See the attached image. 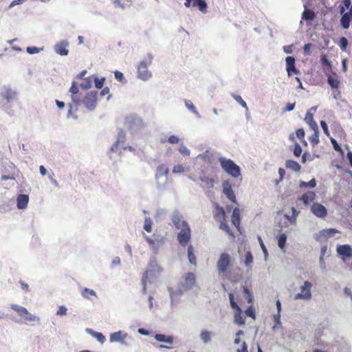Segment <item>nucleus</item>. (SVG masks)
<instances>
[{"label": "nucleus", "mask_w": 352, "mask_h": 352, "mask_svg": "<svg viewBox=\"0 0 352 352\" xmlns=\"http://www.w3.org/2000/svg\"><path fill=\"white\" fill-rule=\"evenodd\" d=\"M18 93L16 90L10 85H4L0 91V107H4L6 104L16 100Z\"/></svg>", "instance_id": "obj_1"}, {"label": "nucleus", "mask_w": 352, "mask_h": 352, "mask_svg": "<svg viewBox=\"0 0 352 352\" xmlns=\"http://www.w3.org/2000/svg\"><path fill=\"white\" fill-rule=\"evenodd\" d=\"M153 58L152 54L148 53L146 58L140 62L137 67L138 78L146 81L152 76L151 72L148 70V67L152 63Z\"/></svg>", "instance_id": "obj_2"}, {"label": "nucleus", "mask_w": 352, "mask_h": 352, "mask_svg": "<svg viewBox=\"0 0 352 352\" xmlns=\"http://www.w3.org/2000/svg\"><path fill=\"white\" fill-rule=\"evenodd\" d=\"M219 161L222 169L232 177L236 178L241 175L240 167L232 160L221 157Z\"/></svg>", "instance_id": "obj_3"}, {"label": "nucleus", "mask_w": 352, "mask_h": 352, "mask_svg": "<svg viewBox=\"0 0 352 352\" xmlns=\"http://www.w3.org/2000/svg\"><path fill=\"white\" fill-rule=\"evenodd\" d=\"M125 125L132 133L139 131L144 126L142 119L135 115L132 114L125 118Z\"/></svg>", "instance_id": "obj_4"}, {"label": "nucleus", "mask_w": 352, "mask_h": 352, "mask_svg": "<svg viewBox=\"0 0 352 352\" xmlns=\"http://www.w3.org/2000/svg\"><path fill=\"white\" fill-rule=\"evenodd\" d=\"M232 266L230 255L226 252L221 254L217 262V268L219 273L225 274Z\"/></svg>", "instance_id": "obj_5"}, {"label": "nucleus", "mask_w": 352, "mask_h": 352, "mask_svg": "<svg viewBox=\"0 0 352 352\" xmlns=\"http://www.w3.org/2000/svg\"><path fill=\"white\" fill-rule=\"evenodd\" d=\"M98 91H91L86 94L82 103L89 111H94L97 107Z\"/></svg>", "instance_id": "obj_6"}, {"label": "nucleus", "mask_w": 352, "mask_h": 352, "mask_svg": "<svg viewBox=\"0 0 352 352\" xmlns=\"http://www.w3.org/2000/svg\"><path fill=\"white\" fill-rule=\"evenodd\" d=\"M170 219L177 230L189 227L188 222L183 219V215L177 209L173 210L170 215Z\"/></svg>", "instance_id": "obj_7"}, {"label": "nucleus", "mask_w": 352, "mask_h": 352, "mask_svg": "<svg viewBox=\"0 0 352 352\" xmlns=\"http://www.w3.org/2000/svg\"><path fill=\"white\" fill-rule=\"evenodd\" d=\"M163 268L158 265L157 261L155 258L151 259L148 263V269L144 273L142 277L147 279L153 278L156 274H159L162 272Z\"/></svg>", "instance_id": "obj_8"}, {"label": "nucleus", "mask_w": 352, "mask_h": 352, "mask_svg": "<svg viewBox=\"0 0 352 352\" xmlns=\"http://www.w3.org/2000/svg\"><path fill=\"white\" fill-rule=\"evenodd\" d=\"M10 307L16 311L20 316L23 317L26 322H38L40 320L38 317L30 313L24 307L16 304H11Z\"/></svg>", "instance_id": "obj_9"}, {"label": "nucleus", "mask_w": 352, "mask_h": 352, "mask_svg": "<svg viewBox=\"0 0 352 352\" xmlns=\"http://www.w3.org/2000/svg\"><path fill=\"white\" fill-rule=\"evenodd\" d=\"M312 287V284L306 280L304 282L303 285L300 287V292L298 293L295 295L294 299H304L309 300L311 297V288Z\"/></svg>", "instance_id": "obj_10"}, {"label": "nucleus", "mask_w": 352, "mask_h": 352, "mask_svg": "<svg viewBox=\"0 0 352 352\" xmlns=\"http://www.w3.org/2000/svg\"><path fill=\"white\" fill-rule=\"evenodd\" d=\"M191 237V229L189 227L181 229L180 232L177 234V240L179 243L185 247L190 241Z\"/></svg>", "instance_id": "obj_11"}, {"label": "nucleus", "mask_w": 352, "mask_h": 352, "mask_svg": "<svg viewBox=\"0 0 352 352\" xmlns=\"http://www.w3.org/2000/svg\"><path fill=\"white\" fill-rule=\"evenodd\" d=\"M336 251L344 262L346 261V258L352 256V248L348 244L338 245Z\"/></svg>", "instance_id": "obj_12"}, {"label": "nucleus", "mask_w": 352, "mask_h": 352, "mask_svg": "<svg viewBox=\"0 0 352 352\" xmlns=\"http://www.w3.org/2000/svg\"><path fill=\"white\" fill-rule=\"evenodd\" d=\"M311 212L318 218L323 219L327 214V208L318 202H314L311 207Z\"/></svg>", "instance_id": "obj_13"}, {"label": "nucleus", "mask_w": 352, "mask_h": 352, "mask_svg": "<svg viewBox=\"0 0 352 352\" xmlns=\"http://www.w3.org/2000/svg\"><path fill=\"white\" fill-rule=\"evenodd\" d=\"M69 43L67 40H62L58 42L54 47L55 52L60 56H67Z\"/></svg>", "instance_id": "obj_14"}, {"label": "nucleus", "mask_w": 352, "mask_h": 352, "mask_svg": "<svg viewBox=\"0 0 352 352\" xmlns=\"http://www.w3.org/2000/svg\"><path fill=\"white\" fill-rule=\"evenodd\" d=\"M184 6L186 8H190L191 6L197 7L201 12H206L208 8L206 0H185Z\"/></svg>", "instance_id": "obj_15"}, {"label": "nucleus", "mask_w": 352, "mask_h": 352, "mask_svg": "<svg viewBox=\"0 0 352 352\" xmlns=\"http://www.w3.org/2000/svg\"><path fill=\"white\" fill-rule=\"evenodd\" d=\"M296 59L294 56H287L285 58L286 71L288 76L298 74L300 71L295 66Z\"/></svg>", "instance_id": "obj_16"}, {"label": "nucleus", "mask_w": 352, "mask_h": 352, "mask_svg": "<svg viewBox=\"0 0 352 352\" xmlns=\"http://www.w3.org/2000/svg\"><path fill=\"white\" fill-rule=\"evenodd\" d=\"M223 192L226 197L232 203L236 204V196L232 190V186L229 182L224 181L222 184Z\"/></svg>", "instance_id": "obj_17"}, {"label": "nucleus", "mask_w": 352, "mask_h": 352, "mask_svg": "<svg viewBox=\"0 0 352 352\" xmlns=\"http://www.w3.org/2000/svg\"><path fill=\"white\" fill-rule=\"evenodd\" d=\"M195 274L192 272H188L185 276L184 282H181L180 283L184 289L190 290L195 285Z\"/></svg>", "instance_id": "obj_18"}, {"label": "nucleus", "mask_w": 352, "mask_h": 352, "mask_svg": "<svg viewBox=\"0 0 352 352\" xmlns=\"http://www.w3.org/2000/svg\"><path fill=\"white\" fill-rule=\"evenodd\" d=\"M123 338H129L131 340V338L128 335L127 333L123 331H118L113 333H111L109 336V342L111 343L113 342H120L122 341Z\"/></svg>", "instance_id": "obj_19"}, {"label": "nucleus", "mask_w": 352, "mask_h": 352, "mask_svg": "<svg viewBox=\"0 0 352 352\" xmlns=\"http://www.w3.org/2000/svg\"><path fill=\"white\" fill-rule=\"evenodd\" d=\"M126 140V133L120 129L118 133V138L116 142L111 146L110 150L112 152H118L119 150V146L120 144H123Z\"/></svg>", "instance_id": "obj_20"}, {"label": "nucleus", "mask_w": 352, "mask_h": 352, "mask_svg": "<svg viewBox=\"0 0 352 352\" xmlns=\"http://www.w3.org/2000/svg\"><path fill=\"white\" fill-rule=\"evenodd\" d=\"M29 196L25 194H20L16 198V206L19 210H24L28 207Z\"/></svg>", "instance_id": "obj_21"}, {"label": "nucleus", "mask_w": 352, "mask_h": 352, "mask_svg": "<svg viewBox=\"0 0 352 352\" xmlns=\"http://www.w3.org/2000/svg\"><path fill=\"white\" fill-rule=\"evenodd\" d=\"M156 180V188L160 191H164L166 189L168 177H155Z\"/></svg>", "instance_id": "obj_22"}, {"label": "nucleus", "mask_w": 352, "mask_h": 352, "mask_svg": "<svg viewBox=\"0 0 352 352\" xmlns=\"http://www.w3.org/2000/svg\"><path fill=\"white\" fill-rule=\"evenodd\" d=\"M155 339L160 342L166 343L168 344H173V336H166L162 333H156L154 336Z\"/></svg>", "instance_id": "obj_23"}, {"label": "nucleus", "mask_w": 352, "mask_h": 352, "mask_svg": "<svg viewBox=\"0 0 352 352\" xmlns=\"http://www.w3.org/2000/svg\"><path fill=\"white\" fill-rule=\"evenodd\" d=\"M86 332L93 338H96L100 344H104L106 341L105 336L100 332L95 331L91 329L87 328Z\"/></svg>", "instance_id": "obj_24"}, {"label": "nucleus", "mask_w": 352, "mask_h": 352, "mask_svg": "<svg viewBox=\"0 0 352 352\" xmlns=\"http://www.w3.org/2000/svg\"><path fill=\"white\" fill-rule=\"evenodd\" d=\"M169 168L164 164L159 165L155 171V177L168 176Z\"/></svg>", "instance_id": "obj_25"}, {"label": "nucleus", "mask_w": 352, "mask_h": 352, "mask_svg": "<svg viewBox=\"0 0 352 352\" xmlns=\"http://www.w3.org/2000/svg\"><path fill=\"white\" fill-rule=\"evenodd\" d=\"M185 291H187V289H184L182 286L181 283L179 284L178 287L176 289H174L172 287H168V292L169 293L170 298H173V296H182V295H183Z\"/></svg>", "instance_id": "obj_26"}, {"label": "nucleus", "mask_w": 352, "mask_h": 352, "mask_svg": "<svg viewBox=\"0 0 352 352\" xmlns=\"http://www.w3.org/2000/svg\"><path fill=\"white\" fill-rule=\"evenodd\" d=\"M285 167L295 172H298L301 169V166L296 161H294L293 160H286Z\"/></svg>", "instance_id": "obj_27"}, {"label": "nucleus", "mask_w": 352, "mask_h": 352, "mask_svg": "<svg viewBox=\"0 0 352 352\" xmlns=\"http://www.w3.org/2000/svg\"><path fill=\"white\" fill-rule=\"evenodd\" d=\"M315 197L316 193L314 192L308 191L301 196L300 199L302 201L305 205H308L310 201L315 199Z\"/></svg>", "instance_id": "obj_28"}, {"label": "nucleus", "mask_w": 352, "mask_h": 352, "mask_svg": "<svg viewBox=\"0 0 352 352\" xmlns=\"http://www.w3.org/2000/svg\"><path fill=\"white\" fill-rule=\"evenodd\" d=\"M316 17V14L311 10L305 9L302 14V19L306 21H312Z\"/></svg>", "instance_id": "obj_29"}, {"label": "nucleus", "mask_w": 352, "mask_h": 352, "mask_svg": "<svg viewBox=\"0 0 352 352\" xmlns=\"http://www.w3.org/2000/svg\"><path fill=\"white\" fill-rule=\"evenodd\" d=\"M341 14V19L340 20V25L341 27L346 30L349 28L351 21L352 20V18L349 17V16L344 14V12Z\"/></svg>", "instance_id": "obj_30"}, {"label": "nucleus", "mask_w": 352, "mask_h": 352, "mask_svg": "<svg viewBox=\"0 0 352 352\" xmlns=\"http://www.w3.org/2000/svg\"><path fill=\"white\" fill-rule=\"evenodd\" d=\"M194 252L195 251H194V248H193L192 245H190L188 247V250H187L188 259V261L191 264L196 265H197V260H196V256L195 255V252Z\"/></svg>", "instance_id": "obj_31"}, {"label": "nucleus", "mask_w": 352, "mask_h": 352, "mask_svg": "<svg viewBox=\"0 0 352 352\" xmlns=\"http://www.w3.org/2000/svg\"><path fill=\"white\" fill-rule=\"evenodd\" d=\"M232 223L236 227L239 226L240 224V212L238 208H235L233 210L232 214L231 217Z\"/></svg>", "instance_id": "obj_32"}, {"label": "nucleus", "mask_w": 352, "mask_h": 352, "mask_svg": "<svg viewBox=\"0 0 352 352\" xmlns=\"http://www.w3.org/2000/svg\"><path fill=\"white\" fill-rule=\"evenodd\" d=\"M185 106L192 113H194L197 118H201V116L195 108V105L190 100H184Z\"/></svg>", "instance_id": "obj_33"}, {"label": "nucleus", "mask_w": 352, "mask_h": 352, "mask_svg": "<svg viewBox=\"0 0 352 352\" xmlns=\"http://www.w3.org/2000/svg\"><path fill=\"white\" fill-rule=\"evenodd\" d=\"M337 232H338V231L335 228L324 229L320 232V236L324 238H329Z\"/></svg>", "instance_id": "obj_34"}, {"label": "nucleus", "mask_w": 352, "mask_h": 352, "mask_svg": "<svg viewBox=\"0 0 352 352\" xmlns=\"http://www.w3.org/2000/svg\"><path fill=\"white\" fill-rule=\"evenodd\" d=\"M236 311L234 314V322L239 325L244 324L245 320L241 315V314H242L241 309L239 308L238 309H236Z\"/></svg>", "instance_id": "obj_35"}, {"label": "nucleus", "mask_w": 352, "mask_h": 352, "mask_svg": "<svg viewBox=\"0 0 352 352\" xmlns=\"http://www.w3.org/2000/svg\"><path fill=\"white\" fill-rule=\"evenodd\" d=\"M316 186V181L314 178L311 179L310 181L306 182L304 181H300L299 184V187L301 188H315Z\"/></svg>", "instance_id": "obj_36"}, {"label": "nucleus", "mask_w": 352, "mask_h": 352, "mask_svg": "<svg viewBox=\"0 0 352 352\" xmlns=\"http://www.w3.org/2000/svg\"><path fill=\"white\" fill-rule=\"evenodd\" d=\"M287 234L285 233L280 234L278 237V246L280 250H284L287 242Z\"/></svg>", "instance_id": "obj_37"}, {"label": "nucleus", "mask_w": 352, "mask_h": 352, "mask_svg": "<svg viewBox=\"0 0 352 352\" xmlns=\"http://www.w3.org/2000/svg\"><path fill=\"white\" fill-rule=\"evenodd\" d=\"M243 292L245 298L247 300L248 303H249V304L252 303L253 300H254V298H253V296H252L250 290L248 287H243Z\"/></svg>", "instance_id": "obj_38"}, {"label": "nucleus", "mask_w": 352, "mask_h": 352, "mask_svg": "<svg viewBox=\"0 0 352 352\" xmlns=\"http://www.w3.org/2000/svg\"><path fill=\"white\" fill-rule=\"evenodd\" d=\"M351 6V0H342L341 3L339 6L340 14H343L346 9H348Z\"/></svg>", "instance_id": "obj_39"}, {"label": "nucleus", "mask_w": 352, "mask_h": 352, "mask_svg": "<svg viewBox=\"0 0 352 352\" xmlns=\"http://www.w3.org/2000/svg\"><path fill=\"white\" fill-rule=\"evenodd\" d=\"M327 82L332 89L338 88L340 82V80L336 78L329 76L327 78Z\"/></svg>", "instance_id": "obj_40"}, {"label": "nucleus", "mask_w": 352, "mask_h": 352, "mask_svg": "<svg viewBox=\"0 0 352 352\" xmlns=\"http://www.w3.org/2000/svg\"><path fill=\"white\" fill-rule=\"evenodd\" d=\"M211 333L212 332H210L208 331L204 330L202 331L200 333V338L202 340V342L204 344H207L211 339Z\"/></svg>", "instance_id": "obj_41"}, {"label": "nucleus", "mask_w": 352, "mask_h": 352, "mask_svg": "<svg viewBox=\"0 0 352 352\" xmlns=\"http://www.w3.org/2000/svg\"><path fill=\"white\" fill-rule=\"evenodd\" d=\"M166 215V210L164 208H158L155 214V218L156 221L162 220L165 218Z\"/></svg>", "instance_id": "obj_42"}, {"label": "nucleus", "mask_w": 352, "mask_h": 352, "mask_svg": "<svg viewBox=\"0 0 352 352\" xmlns=\"http://www.w3.org/2000/svg\"><path fill=\"white\" fill-rule=\"evenodd\" d=\"M329 138H330V140H331V142L332 144L333 149L336 151H338V152L340 153V154L342 155H344V152L342 150V148H341L340 145L338 143L336 140H335L334 138H333L331 137H330Z\"/></svg>", "instance_id": "obj_43"}, {"label": "nucleus", "mask_w": 352, "mask_h": 352, "mask_svg": "<svg viewBox=\"0 0 352 352\" xmlns=\"http://www.w3.org/2000/svg\"><path fill=\"white\" fill-rule=\"evenodd\" d=\"M88 294L96 296V292L94 290L85 287L82 291L81 295L85 298L89 299Z\"/></svg>", "instance_id": "obj_44"}, {"label": "nucleus", "mask_w": 352, "mask_h": 352, "mask_svg": "<svg viewBox=\"0 0 352 352\" xmlns=\"http://www.w3.org/2000/svg\"><path fill=\"white\" fill-rule=\"evenodd\" d=\"M94 78L95 87L98 89H102L104 84L105 78L102 77L101 78H98L97 76H94Z\"/></svg>", "instance_id": "obj_45"}, {"label": "nucleus", "mask_w": 352, "mask_h": 352, "mask_svg": "<svg viewBox=\"0 0 352 352\" xmlns=\"http://www.w3.org/2000/svg\"><path fill=\"white\" fill-rule=\"evenodd\" d=\"M348 45L349 42L346 38L342 36L339 38L338 45L342 51L346 50Z\"/></svg>", "instance_id": "obj_46"}, {"label": "nucleus", "mask_w": 352, "mask_h": 352, "mask_svg": "<svg viewBox=\"0 0 352 352\" xmlns=\"http://www.w3.org/2000/svg\"><path fill=\"white\" fill-rule=\"evenodd\" d=\"M309 140L313 146H315L319 143V132H314V133L309 138Z\"/></svg>", "instance_id": "obj_47"}, {"label": "nucleus", "mask_w": 352, "mask_h": 352, "mask_svg": "<svg viewBox=\"0 0 352 352\" xmlns=\"http://www.w3.org/2000/svg\"><path fill=\"white\" fill-rule=\"evenodd\" d=\"M199 179L201 182L208 185L209 188H212L214 186V180L205 176H200Z\"/></svg>", "instance_id": "obj_48"}, {"label": "nucleus", "mask_w": 352, "mask_h": 352, "mask_svg": "<svg viewBox=\"0 0 352 352\" xmlns=\"http://www.w3.org/2000/svg\"><path fill=\"white\" fill-rule=\"evenodd\" d=\"M116 8L120 7L124 9L126 6L130 5L131 0H126V3H121L120 0H111Z\"/></svg>", "instance_id": "obj_49"}, {"label": "nucleus", "mask_w": 352, "mask_h": 352, "mask_svg": "<svg viewBox=\"0 0 352 352\" xmlns=\"http://www.w3.org/2000/svg\"><path fill=\"white\" fill-rule=\"evenodd\" d=\"M152 224H153V221H152L150 217H146L145 221H144V229L147 232H151L152 230Z\"/></svg>", "instance_id": "obj_50"}, {"label": "nucleus", "mask_w": 352, "mask_h": 352, "mask_svg": "<svg viewBox=\"0 0 352 352\" xmlns=\"http://www.w3.org/2000/svg\"><path fill=\"white\" fill-rule=\"evenodd\" d=\"M232 97L242 107L245 108L246 110L248 109L246 102L243 100L241 96L232 94Z\"/></svg>", "instance_id": "obj_51"}, {"label": "nucleus", "mask_w": 352, "mask_h": 352, "mask_svg": "<svg viewBox=\"0 0 352 352\" xmlns=\"http://www.w3.org/2000/svg\"><path fill=\"white\" fill-rule=\"evenodd\" d=\"M80 87L82 89H90L92 87V81L90 79V78H85L84 82H82V83H80Z\"/></svg>", "instance_id": "obj_52"}, {"label": "nucleus", "mask_w": 352, "mask_h": 352, "mask_svg": "<svg viewBox=\"0 0 352 352\" xmlns=\"http://www.w3.org/2000/svg\"><path fill=\"white\" fill-rule=\"evenodd\" d=\"M302 150L300 145L297 142H294V148L293 150L294 155L296 157H300L302 154Z\"/></svg>", "instance_id": "obj_53"}, {"label": "nucleus", "mask_w": 352, "mask_h": 352, "mask_svg": "<svg viewBox=\"0 0 352 352\" xmlns=\"http://www.w3.org/2000/svg\"><path fill=\"white\" fill-rule=\"evenodd\" d=\"M178 150L183 155L189 156L190 154V150L184 144H180Z\"/></svg>", "instance_id": "obj_54"}, {"label": "nucleus", "mask_w": 352, "mask_h": 352, "mask_svg": "<svg viewBox=\"0 0 352 352\" xmlns=\"http://www.w3.org/2000/svg\"><path fill=\"white\" fill-rule=\"evenodd\" d=\"M228 296H229L230 307L233 309H235V310L240 308L239 306L238 305V304L234 301V294L232 293H230Z\"/></svg>", "instance_id": "obj_55"}, {"label": "nucleus", "mask_w": 352, "mask_h": 352, "mask_svg": "<svg viewBox=\"0 0 352 352\" xmlns=\"http://www.w3.org/2000/svg\"><path fill=\"white\" fill-rule=\"evenodd\" d=\"M41 50H43V48H39V47H37L35 46L28 47L26 48L27 52L30 54H34L39 53Z\"/></svg>", "instance_id": "obj_56"}, {"label": "nucleus", "mask_w": 352, "mask_h": 352, "mask_svg": "<svg viewBox=\"0 0 352 352\" xmlns=\"http://www.w3.org/2000/svg\"><path fill=\"white\" fill-rule=\"evenodd\" d=\"M252 262H253V256H252V253L250 251H248L245 253V261H244L245 265L246 266H248Z\"/></svg>", "instance_id": "obj_57"}, {"label": "nucleus", "mask_w": 352, "mask_h": 352, "mask_svg": "<svg viewBox=\"0 0 352 352\" xmlns=\"http://www.w3.org/2000/svg\"><path fill=\"white\" fill-rule=\"evenodd\" d=\"M219 228L224 230L230 234H232V230L230 229L228 224L224 221H221L219 226Z\"/></svg>", "instance_id": "obj_58"}, {"label": "nucleus", "mask_w": 352, "mask_h": 352, "mask_svg": "<svg viewBox=\"0 0 352 352\" xmlns=\"http://www.w3.org/2000/svg\"><path fill=\"white\" fill-rule=\"evenodd\" d=\"M72 104H73V107H77V106L80 105L82 102L80 98L77 96V94H72Z\"/></svg>", "instance_id": "obj_59"}, {"label": "nucleus", "mask_w": 352, "mask_h": 352, "mask_svg": "<svg viewBox=\"0 0 352 352\" xmlns=\"http://www.w3.org/2000/svg\"><path fill=\"white\" fill-rule=\"evenodd\" d=\"M320 126L322 127V129L324 133L327 137L330 138V133H329V131L328 125H327V122L324 120H321L320 121Z\"/></svg>", "instance_id": "obj_60"}, {"label": "nucleus", "mask_w": 352, "mask_h": 352, "mask_svg": "<svg viewBox=\"0 0 352 352\" xmlns=\"http://www.w3.org/2000/svg\"><path fill=\"white\" fill-rule=\"evenodd\" d=\"M258 240L260 246H261V248L262 249V251H263V252L264 254L265 258H266L267 257V256H268L267 250V248H266V247H265V244H264V243H263V240H262L261 236H258Z\"/></svg>", "instance_id": "obj_61"}, {"label": "nucleus", "mask_w": 352, "mask_h": 352, "mask_svg": "<svg viewBox=\"0 0 352 352\" xmlns=\"http://www.w3.org/2000/svg\"><path fill=\"white\" fill-rule=\"evenodd\" d=\"M245 314L249 317L255 318L256 314H255V311L252 306H250L248 307V309L245 310Z\"/></svg>", "instance_id": "obj_62"}, {"label": "nucleus", "mask_w": 352, "mask_h": 352, "mask_svg": "<svg viewBox=\"0 0 352 352\" xmlns=\"http://www.w3.org/2000/svg\"><path fill=\"white\" fill-rule=\"evenodd\" d=\"M79 91L78 87L77 85V83L76 81H73L72 83V86L69 89V92L72 93V94H77Z\"/></svg>", "instance_id": "obj_63"}, {"label": "nucleus", "mask_w": 352, "mask_h": 352, "mask_svg": "<svg viewBox=\"0 0 352 352\" xmlns=\"http://www.w3.org/2000/svg\"><path fill=\"white\" fill-rule=\"evenodd\" d=\"M184 172V168L183 166L181 164L175 165L173 168V173H175V174L182 173Z\"/></svg>", "instance_id": "obj_64"}]
</instances>
